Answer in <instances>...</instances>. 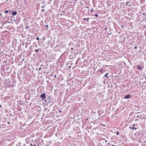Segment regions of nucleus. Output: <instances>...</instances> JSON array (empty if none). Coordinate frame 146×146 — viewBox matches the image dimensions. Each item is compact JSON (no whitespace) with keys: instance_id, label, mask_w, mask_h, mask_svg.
<instances>
[{"instance_id":"nucleus-42","label":"nucleus","mask_w":146,"mask_h":146,"mask_svg":"<svg viewBox=\"0 0 146 146\" xmlns=\"http://www.w3.org/2000/svg\"><path fill=\"white\" fill-rule=\"evenodd\" d=\"M111 33H110V34H109V35H111Z\"/></svg>"},{"instance_id":"nucleus-19","label":"nucleus","mask_w":146,"mask_h":146,"mask_svg":"<svg viewBox=\"0 0 146 146\" xmlns=\"http://www.w3.org/2000/svg\"><path fill=\"white\" fill-rule=\"evenodd\" d=\"M35 51L36 52H38V49H36L35 50Z\"/></svg>"},{"instance_id":"nucleus-3","label":"nucleus","mask_w":146,"mask_h":146,"mask_svg":"<svg viewBox=\"0 0 146 146\" xmlns=\"http://www.w3.org/2000/svg\"><path fill=\"white\" fill-rule=\"evenodd\" d=\"M40 98L42 100H43L46 98V95L45 93L42 94L40 96Z\"/></svg>"},{"instance_id":"nucleus-27","label":"nucleus","mask_w":146,"mask_h":146,"mask_svg":"<svg viewBox=\"0 0 146 146\" xmlns=\"http://www.w3.org/2000/svg\"><path fill=\"white\" fill-rule=\"evenodd\" d=\"M93 11V9H92L91 10V12H92V11Z\"/></svg>"},{"instance_id":"nucleus-12","label":"nucleus","mask_w":146,"mask_h":146,"mask_svg":"<svg viewBox=\"0 0 146 146\" xmlns=\"http://www.w3.org/2000/svg\"><path fill=\"white\" fill-rule=\"evenodd\" d=\"M137 117H138V118H139L140 119H141V117H140L139 115H137Z\"/></svg>"},{"instance_id":"nucleus-5","label":"nucleus","mask_w":146,"mask_h":146,"mask_svg":"<svg viewBox=\"0 0 146 146\" xmlns=\"http://www.w3.org/2000/svg\"><path fill=\"white\" fill-rule=\"evenodd\" d=\"M131 97V95H130V94H128L126 95H125L123 97V98L125 99H128V98H130Z\"/></svg>"},{"instance_id":"nucleus-1","label":"nucleus","mask_w":146,"mask_h":146,"mask_svg":"<svg viewBox=\"0 0 146 146\" xmlns=\"http://www.w3.org/2000/svg\"><path fill=\"white\" fill-rule=\"evenodd\" d=\"M106 71L103 68H101L99 69L97 72L99 74H102L104 73Z\"/></svg>"},{"instance_id":"nucleus-24","label":"nucleus","mask_w":146,"mask_h":146,"mask_svg":"<svg viewBox=\"0 0 146 146\" xmlns=\"http://www.w3.org/2000/svg\"><path fill=\"white\" fill-rule=\"evenodd\" d=\"M137 47L135 46L134 47V49H137Z\"/></svg>"},{"instance_id":"nucleus-46","label":"nucleus","mask_w":146,"mask_h":146,"mask_svg":"<svg viewBox=\"0 0 146 146\" xmlns=\"http://www.w3.org/2000/svg\"><path fill=\"white\" fill-rule=\"evenodd\" d=\"M112 146H115V145H112Z\"/></svg>"},{"instance_id":"nucleus-55","label":"nucleus","mask_w":146,"mask_h":146,"mask_svg":"<svg viewBox=\"0 0 146 146\" xmlns=\"http://www.w3.org/2000/svg\"><path fill=\"white\" fill-rule=\"evenodd\" d=\"M50 101H51V100H50ZM51 101H52V100H51Z\"/></svg>"},{"instance_id":"nucleus-38","label":"nucleus","mask_w":146,"mask_h":146,"mask_svg":"<svg viewBox=\"0 0 146 146\" xmlns=\"http://www.w3.org/2000/svg\"><path fill=\"white\" fill-rule=\"evenodd\" d=\"M100 110H99V111H98V112L99 113H100Z\"/></svg>"},{"instance_id":"nucleus-15","label":"nucleus","mask_w":146,"mask_h":146,"mask_svg":"<svg viewBox=\"0 0 146 146\" xmlns=\"http://www.w3.org/2000/svg\"><path fill=\"white\" fill-rule=\"evenodd\" d=\"M45 11V9H42L41 10V11H42V13H44Z\"/></svg>"},{"instance_id":"nucleus-32","label":"nucleus","mask_w":146,"mask_h":146,"mask_svg":"<svg viewBox=\"0 0 146 146\" xmlns=\"http://www.w3.org/2000/svg\"><path fill=\"white\" fill-rule=\"evenodd\" d=\"M19 145H18L17 146H20V143H19Z\"/></svg>"},{"instance_id":"nucleus-16","label":"nucleus","mask_w":146,"mask_h":146,"mask_svg":"<svg viewBox=\"0 0 146 146\" xmlns=\"http://www.w3.org/2000/svg\"><path fill=\"white\" fill-rule=\"evenodd\" d=\"M117 135H119V133L117 131V132L116 133Z\"/></svg>"},{"instance_id":"nucleus-57","label":"nucleus","mask_w":146,"mask_h":146,"mask_svg":"<svg viewBox=\"0 0 146 146\" xmlns=\"http://www.w3.org/2000/svg\"><path fill=\"white\" fill-rule=\"evenodd\" d=\"M70 146H71V145H70Z\"/></svg>"},{"instance_id":"nucleus-37","label":"nucleus","mask_w":146,"mask_h":146,"mask_svg":"<svg viewBox=\"0 0 146 146\" xmlns=\"http://www.w3.org/2000/svg\"><path fill=\"white\" fill-rule=\"evenodd\" d=\"M107 142V140H106V141H105V142Z\"/></svg>"},{"instance_id":"nucleus-47","label":"nucleus","mask_w":146,"mask_h":146,"mask_svg":"<svg viewBox=\"0 0 146 146\" xmlns=\"http://www.w3.org/2000/svg\"><path fill=\"white\" fill-rule=\"evenodd\" d=\"M23 146H25V144H24L23 145Z\"/></svg>"},{"instance_id":"nucleus-35","label":"nucleus","mask_w":146,"mask_h":146,"mask_svg":"<svg viewBox=\"0 0 146 146\" xmlns=\"http://www.w3.org/2000/svg\"><path fill=\"white\" fill-rule=\"evenodd\" d=\"M134 129V127H132V129Z\"/></svg>"},{"instance_id":"nucleus-56","label":"nucleus","mask_w":146,"mask_h":146,"mask_svg":"<svg viewBox=\"0 0 146 146\" xmlns=\"http://www.w3.org/2000/svg\"><path fill=\"white\" fill-rule=\"evenodd\" d=\"M99 115H100V114H99Z\"/></svg>"},{"instance_id":"nucleus-6","label":"nucleus","mask_w":146,"mask_h":146,"mask_svg":"<svg viewBox=\"0 0 146 146\" xmlns=\"http://www.w3.org/2000/svg\"><path fill=\"white\" fill-rule=\"evenodd\" d=\"M15 54L14 51H13V50H12L11 51V54H10V56H11L13 57H15L14 56V54Z\"/></svg>"},{"instance_id":"nucleus-4","label":"nucleus","mask_w":146,"mask_h":146,"mask_svg":"<svg viewBox=\"0 0 146 146\" xmlns=\"http://www.w3.org/2000/svg\"><path fill=\"white\" fill-rule=\"evenodd\" d=\"M15 59V57H13L10 56V60H11V63L13 64L14 62V60Z\"/></svg>"},{"instance_id":"nucleus-53","label":"nucleus","mask_w":146,"mask_h":146,"mask_svg":"<svg viewBox=\"0 0 146 146\" xmlns=\"http://www.w3.org/2000/svg\"><path fill=\"white\" fill-rule=\"evenodd\" d=\"M139 142H140V140H139Z\"/></svg>"},{"instance_id":"nucleus-36","label":"nucleus","mask_w":146,"mask_h":146,"mask_svg":"<svg viewBox=\"0 0 146 146\" xmlns=\"http://www.w3.org/2000/svg\"><path fill=\"white\" fill-rule=\"evenodd\" d=\"M45 101H46L47 102H48V101H47V100H45Z\"/></svg>"},{"instance_id":"nucleus-17","label":"nucleus","mask_w":146,"mask_h":146,"mask_svg":"<svg viewBox=\"0 0 146 146\" xmlns=\"http://www.w3.org/2000/svg\"><path fill=\"white\" fill-rule=\"evenodd\" d=\"M12 141L11 143V144H13V143L14 142V141L13 140H12Z\"/></svg>"},{"instance_id":"nucleus-22","label":"nucleus","mask_w":146,"mask_h":146,"mask_svg":"<svg viewBox=\"0 0 146 146\" xmlns=\"http://www.w3.org/2000/svg\"><path fill=\"white\" fill-rule=\"evenodd\" d=\"M39 39V38L38 37H37L36 38V39L37 40H38Z\"/></svg>"},{"instance_id":"nucleus-30","label":"nucleus","mask_w":146,"mask_h":146,"mask_svg":"<svg viewBox=\"0 0 146 146\" xmlns=\"http://www.w3.org/2000/svg\"><path fill=\"white\" fill-rule=\"evenodd\" d=\"M54 77H55V78H56L57 76H56V75H54Z\"/></svg>"},{"instance_id":"nucleus-7","label":"nucleus","mask_w":146,"mask_h":146,"mask_svg":"<svg viewBox=\"0 0 146 146\" xmlns=\"http://www.w3.org/2000/svg\"><path fill=\"white\" fill-rule=\"evenodd\" d=\"M49 98H50V97L49 96H48L47 97V100L48 101V102H49V104H50V105H52V104H53L54 102L52 101V102H51V101H50L49 100Z\"/></svg>"},{"instance_id":"nucleus-29","label":"nucleus","mask_w":146,"mask_h":146,"mask_svg":"<svg viewBox=\"0 0 146 146\" xmlns=\"http://www.w3.org/2000/svg\"><path fill=\"white\" fill-rule=\"evenodd\" d=\"M107 29V27H105V29H104V30H106V29Z\"/></svg>"},{"instance_id":"nucleus-23","label":"nucleus","mask_w":146,"mask_h":146,"mask_svg":"<svg viewBox=\"0 0 146 146\" xmlns=\"http://www.w3.org/2000/svg\"><path fill=\"white\" fill-rule=\"evenodd\" d=\"M45 26H46V27H47L48 28V25H46Z\"/></svg>"},{"instance_id":"nucleus-31","label":"nucleus","mask_w":146,"mask_h":146,"mask_svg":"<svg viewBox=\"0 0 146 146\" xmlns=\"http://www.w3.org/2000/svg\"><path fill=\"white\" fill-rule=\"evenodd\" d=\"M137 120V121H139V119H136L135 120V121Z\"/></svg>"},{"instance_id":"nucleus-45","label":"nucleus","mask_w":146,"mask_h":146,"mask_svg":"<svg viewBox=\"0 0 146 146\" xmlns=\"http://www.w3.org/2000/svg\"><path fill=\"white\" fill-rule=\"evenodd\" d=\"M34 146H36V145H34Z\"/></svg>"},{"instance_id":"nucleus-54","label":"nucleus","mask_w":146,"mask_h":146,"mask_svg":"<svg viewBox=\"0 0 146 146\" xmlns=\"http://www.w3.org/2000/svg\"><path fill=\"white\" fill-rule=\"evenodd\" d=\"M11 141V140H9V141Z\"/></svg>"},{"instance_id":"nucleus-39","label":"nucleus","mask_w":146,"mask_h":146,"mask_svg":"<svg viewBox=\"0 0 146 146\" xmlns=\"http://www.w3.org/2000/svg\"><path fill=\"white\" fill-rule=\"evenodd\" d=\"M43 39H44V40H45V38H44V37H43Z\"/></svg>"},{"instance_id":"nucleus-18","label":"nucleus","mask_w":146,"mask_h":146,"mask_svg":"<svg viewBox=\"0 0 146 146\" xmlns=\"http://www.w3.org/2000/svg\"><path fill=\"white\" fill-rule=\"evenodd\" d=\"M8 10H6L5 11V13H8Z\"/></svg>"},{"instance_id":"nucleus-49","label":"nucleus","mask_w":146,"mask_h":146,"mask_svg":"<svg viewBox=\"0 0 146 146\" xmlns=\"http://www.w3.org/2000/svg\"><path fill=\"white\" fill-rule=\"evenodd\" d=\"M128 3V2H127V3Z\"/></svg>"},{"instance_id":"nucleus-44","label":"nucleus","mask_w":146,"mask_h":146,"mask_svg":"<svg viewBox=\"0 0 146 146\" xmlns=\"http://www.w3.org/2000/svg\"><path fill=\"white\" fill-rule=\"evenodd\" d=\"M8 124H9V123H9V122H8Z\"/></svg>"},{"instance_id":"nucleus-28","label":"nucleus","mask_w":146,"mask_h":146,"mask_svg":"<svg viewBox=\"0 0 146 146\" xmlns=\"http://www.w3.org/2000/svg\"><path fill=\"white\" fill-rule=\"evenodd\" d=\"M41 69V68H39V70H40Z\"/></svg>"},{"instance_id":"nucleus-11","label":"nucleus","mask_w":146,"mask_h":146,"mask_svg":"<svg viewBox=\"0 0 146 146\" xmlns=\"http://www.w3.org/2000/svg\"><path fill=\"white\" fill-rule=\"evenodd\" d=\"M52 0H48V4L50 3H51V1Z\"/></svg>"},{"instance_id":"nucleus-13","label":"nucleus","mask_w":146,"mask_h":146,"mask_svg":"<svg viewBox=\"0 0 146 146\" xmlns=\"http://www.w3.org/2000/svg\"><path fill=\"white\" fill-rule=\"evenodd\" d=\"M94 16L96 17H98V15L97 14H95L94 15Z\"/></svg>"},{"instance_id":"nucleus-8","label":"nucleus","mask_w":146,"mask_h":146,"mask_svg":"<svg viewBox=\"0 0 146 146\" xmlns=\"http://www.w3.org/2000/svg\"><path fill=\"white\" fill-rule=\"evenodd\" d=\"M143 67L140 66L139 65H138L137 66V69L139 70H141L143 69Z\"/></svg>"},{"instance_id":"nucleus-51","label":"nucleus","mask_w":146,"mask_h":146,"mask_svg":"<svg viewBox=\"0 0 146 146\" xmlns=\"http://www.w3.org/2000/svg\"><path fill=\"white\" fill-rule=\"evenodd\" d=\"M140 52V50H139V52Z\"/></svg>"},{"instance_id":"nucleus-14","label":"nucleus","mask_w":146,"mask_h":146,"mask_svg":"<svg viewBox=\"0 0 146 146\" xmlns=\"http://www.w3.org/2000/svg\"><path fill=\"white\" fill-rule=\"evenodd\" d=\"M45 6V5H42L41 6V7L42 8H44Z\"/></svg>"},{"instance_id":"nucleus-10","label":"nucleus","mask_w":146,"mask_h":146,"mask_svg":"<svg viewBox=\"0 0 146 146\" xmlns=\"http://www.w3.org/2000/svg\"><path fill=\"white\" fill-rule=\"evenodd\" d=\"M108 73H106V74H105L104 76L106 77L107 78H109L108 76Z\"/></svg>"},{"instance_id":"nucleus-25","label":"nucleus","mask_w":146,"mask_h":146,"mask_svg":"<svg viewBox=\"0 0 146 146\" xmlns=\"http://www.w3.org/2000/svg\"><path fill=\"white\" fill-rule=\"evenodd\" d=\"M89 19V18H87L86 20L87 21Z\"/></svg>"},{"instance_id":"nucleus-20","label":"nucleus","mask_w":146,"mask_h":146,"mask_svg":"<svg viewBox=\"0 0 146 146\" xmlns=\"http://www.w3.org/2000/svg\"><path fill=\"white\" fill-rule=\"evenodd\" d=\"M29 28V27L28 26H27L26 27H25V28L26 29H28Z\"/></svg>"},{"instance_id":"nucleus-26","label":"nucleus","mask_w":146,"mask_h":146,"mask_svg":"<svg viewBox=\"0 0 146 146\" xmlns=\"http://www.w3.org/2000/svg\"><path fill=\"white\" fill-rule=\"evenodd\" d=\"M59 113H61V112H62V111H61V110H60L59 111Z\"/></svg>"},{"instance_id":"nucleus-40","label":"nucleus","mask_w":146,"mask_h":146,"mask_svg":"<svg viewBox=\"0 0 146 146\" xmlns=\"http://www.w3.org/2000/svg\"><path fill=\"white\" fill-rule=\"evenodd\" d=\"M145 13H143V15H145Z\"/></svg>"},{"instance_id":"nucleus-33","label":"nucleus","mask_w":146,"mask_h":146,"mask_svg":"<svg viewBox=\"0 0 146 146\" xmlns=\"http://www.w3.org/2000/svg\"><path fill=\"white\" fill-rule=\"evenodd\" d=\"M86 20V18H84V20Z\"/></svg>"},{"instance_id":"nucleus-48","label":"nucleus","mask_w":146,"mask_h":146,"mask_svg":"<svg viewBox=\"0 0 146 146\" xmlns=\"http://www.w3.org/2000/svg\"><path fill=\"white\" fill-rule=\"evenodd\" d=\"M129 128H131V127H129Z\"/></svg>"},{"instance_id":"nucleus-9","label":"nucleus","mask_w":146,"mask_h":146,"mask_svg":"<svg viewBox=\"0 0 146 146\" xmlns=\"http://www.w3.org/2000/svg\"><path fill=\"white\" fill-rule=\"evenodd\" d=\"M17 14V12L15 11H13L11 13V14L13 16L16 15Z\"/></svg>"},{"instance_id":"nucleus-43","label":"nucleus","mask_w":146,"mask_h":146,"mask_svg":"<svg viewBox=\"0 0 146 146\" xmlns=\"http://www.w3.org/2000/svg\"><path fill=\"white\" fill-rule=\"evenodd\" d=\"M8 124H9V123H9V122H8Z\"/></svg>"},{"instance_id":"nucleus-21","label":"nucleus","mask_w":146,"mask_h":146,"mask_svg":"<svg viewBox=\"0 0 146 146\" xmlns=\"http://www.w3.org/2000/svg\"><path fill=\"white\" fill-rule=\"evenodd\" d=\"M108 5L109 6H110L111 5L108 2Z\"/></svg>"},{"instance_id":"nucleus-50","label":"nucleus","mask_w":146,"mask_h":146,"mask_svg":"<svg viewBox=\"0 0 146 146\" xmlns=\"http://www.w3.org/2000/svg\"><path fill=\"white\" fill-rule=\"evenodd\" d=\"M135 129H136V128H135Z\"/></svg>"},{"instance_id":"nucleus-2","label":"nucleus","mask_w":146,"mask_h":146,"mask_svg":"<svg viewBox=\"0 0 146 146\" xmlns=\"http://www.w3.org/2000/svg\"><path fill=\"white\" fill-rule=\"evenodd\" d=\"M18 0H14L10 1V3H11V7H16V3L17 1Z\"/></svg>"},{"instance_id":"nucleus-52","label":"nucleus","mask_w":146,"mask_h":146,"mask_svg":"<svg viewBox=\"0 0 146 146\" xmlns=\"http://www.w3.org/2000/svg\"><path fill=\"white\" fill-rule=\"evenodd\" d=\"M145 20H146V17L145 18Z\"/></svg>"},{"instance_id":"nucleus-34","label":"nucleus","mask_w":146,"mask_h":146,"mask_svg":"<svg viewBox=\"0 0 146 146\" xmlns=\"http://www.w3.org/2000/svg\"><path fill=\"white\" fill-rule=\"evenodd\" d=\"M45 23H47L46 22V21H45Z\"/></svg>"},{"instance_id":"nucleus-41","label":"nucleus","mask_w":146,"mask_h":146,"mask_svg":"<svg viewBox=\"0 0 146 146\" xmlns=\"http://www.w3.org/2000/svg\"><path fill=\"white\" fill-rule=\"evenodd\" d=\"M71 49L72 50L73 49V48H71Z\"/></svg>"}]
</instances>
